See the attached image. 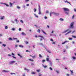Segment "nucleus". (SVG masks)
<instances>
[{
  "label": "nucleus",
  "instance_id": "1",
  "mask_svg": "<svg viewBox=\"0 0 76 76\" xmlns=\"http://www.w3.org/2000/svg\"><path fill=\"white\" fill-rule=\"evenodd\" d=\"M74 22H72L71 23L69 28L72 29L74 28Z\"/></svg>",
  "mask_w": 76,
  "mask_h": 76
},
{
  "label": "nucleus",
  "instance_id": "2",
  "mask_svg": "<svg viewBox=\"0 0 76 76\" xmlns=\"http://www.w3.org/2000/svg\"><path fill=\"white\" fill-rule=\"evenodd\" d=\"M63 9L64 10V11L65 12H69V11H70V10H69V9L67 8H64Z\"/></svg>",
  "mask_w": 76,
  "mask_h": 76
},
{
  "label": "nucleus",
  "instance_id": "3",
  "mask_svg": "<svg viewBox=\"0 0 76 76\" xmlns=\"http://www.w3.org/2000/svg\"><path fill=\"white\" fill-rule=\"evenodd\" d=\"M68 31H69V29H67V30H65L64 31L62 32L63 34H64V33H66V32H67Z\"/></svg>",
  "mask_w": 76,
  "mask_h": 76
},
{
  "label": "nucleus",
  "instance_id": "4",
  "mask_svg": "<svg viewBox=\"0 0 76 76\" xmlns=\"http://www.w3.org/2000/svg\"><path fill=\"white\" fill-rule=\"evenodd\" d=\"M71 32H72V30H70L67 33L65 34V35H67V34H70V33H71Z\"/></svg>",
  "mask_w": 76,
  "mask_h": 76
},
{
  "label": "nucleus",
  "instance_id": "5",
  "mask_svg": "<svg viewBox=\"0 0 76 76\" xmlns=\"http://www.w3.org/2000/svg\"><path fill=\"white\" fill-rule=\"evenodd\" d=\"M15 63V61H11L10 62V64H13V63Z\"/></svg>",
  "mask_w": 76,
  "mask_h": 76
},
{
  "label": "nucleus",
  "instance_id": "6",
  "mask_svg": "<svg viewBox=\"0 0 76 76\" xmlns=\"http://www.w3.org/2000/svg\"><path fill=\"white\" fill-rule=\"evenodd\" d=\"M69 42V41H65V42H64L62 43V44H65V43H66V42Z\"/></svg>",
  "mask_w": 76,
  "mask_h": 76
},
{
  "label": "nucleus",
  "instance_id": "7",
  "mask_svg": "<svg viewBox=\"0 0 76 76\" xmlns=\"http://www.w3.org/2000/svg\"><path fill=\"white\" fill-rule=\"evenodd\" d=\"M3 72H4L5 73H9L10 72L9 71H7L6 70H3Z\"/></svg>",
  "mask_w": 76,
  "mask_h": 76
},
{
  "label": "nucleus",
  "instance_id": "8",
  "mask_svg": "<svg viewBox=\"0 0 76 76\" xmlns=\"http://www.w3.org/2000/svg\"><path fill=\"white\" fill-rule=\"evenodd\" d=\"M12 4H13L11 3V2L10 3V7H11L12 6Z\"/></svg>",
  "mask_w": 76,
  "mask_h": 76
},
{
  "label": "nucleus",
  "instance_id": "9",
  "mask_svg": "<svg viewBox=\"0 0 76 76\" xmlns=\"http://www.w3.org/2000/svg\"><path fill=\"white\" fill-rule=\"evenodd\" d=\"M21 34H22V35H26V34L24 33V32H22Z\"/></svg>",
  "mask_w": 76,
  "mask_h": 76
},
{
  "label": "nucleus",
  "instance_id": "10",
  "mask_svg": "<svg viewBox=\"0 0 76 76\" xmlns=\"http://www.w3.org/2000/svg\"><path fill=\"white\" fill-rule=\"evenodd\" d=\"M38 37H40V38H42L43 39H44V37L42 36H38Z\"/></svg>",
  "mask_w": 76,
  "mask_h": 76
},
{
  "label": "nucleus",
  "instance_id": "11",
  "mask_svg": "<svg viewBox=\"0 0 76 76\" xmlns=\"http://www.w3.org/2000/svg\"><path fill=\"white\" fill-rule=\"evenodd\" d=\"M42 32H43V33H44V34H45V35H47V34L46 33H45V32H44L43 30H42Z\"/></svg>",
  "mask_w": 76,
  "mask_h": 76
},
{
  "label": "nucleus",
  "instance_id": "12",
  "mask_svg": "<svg viewBox=\"0 0 76 76\" xmlns=\"http://www.w3.org/2000/svg\"><path fill=\"white\" fill-rule=\"evenodd\" d=\"M4 17L3 16L0 19H1V20H3V19H4Z\"/></svg>",
  "mask_w": 76,
  "mask_h": 76
},
{
  "label": "nucleus",
  "instance_id": "13",
  "mask_svg": "<svg viewBox=\"0 0 76 76\" xmlns=\"http://www.w3.org/2000/svg\"><path fill=\"white\" fill-rule=\"evenodd\" d=\"M59 20L61 21H63V20H64V19H63V18H60L59 19Z\"/></svg>",
  "mask_w": 76,
  "mask_h": 76
},
{
  "label": "nucleus",
  "instance_id": "14",
  "mask_svg": "<svg viewBox=\"0 0 76 76\" xmlns=\"http://www.w3.org/2000/svg\"><path fill=\"white\" fill-rule=\"evenodd\" d=\"M46 60L47 61H49V58H46Z\"/></svg>",
  "mask_w": 76,
  "mask_h": 76
},
{
  "label": "nucleus",
  "instance_id": "15",
  "mask_svg": "<svg viewBox=\"0 0 76 76\" xmlns=\"http://www.w3.org/2000/svg\"><path fill=\"white\" fill-rule=\"evenodd\" d=\"M52 13L53 14H54V15H57L58 14L56 12H52Z\"/></svg>",
  "mask_w": 76,
  "mask_h": 76
},
{
  "label": "nucleus",
  "instance_id": "16",
  "mask_svg": "<svg viewBox=\"0 0 76 76\" xmlns=\"http://www.w3.org/2000/svg\"><path fill=\"white\" fill-rule=\"evenodd\" d=\"M28 60L30 61H32V62H33V61H34V60H33V59H29Z\"/></svg>",
  "mask_w": 76,
  "mask_h": 76
},
{
  "label": "nucleus",
  "instance_id": "17",
  "mask_svg": "<svg viewBox=\"0 0 76 76\" xmlns=\"http://www.w3.org/2000/svg\"><path fill=\"white\" fill-rule=\"evenodd\" d=\"M24 70H27V71H29V70L28 69H27L26 68H25L24 69Z\"/></svg>",
  "mask_w": 76,
  "mask_h": 76
},
{
  "label": "nucleus",
  "instance_id": "18",
  "mask_svg": "<svg viewBox=\"0 0 76 76\" xmlns=\"http://www.w3.org/2000/svg\"><path fill=\"white\" fill-rule=\"evenodd\" d=\"M65 3H69V4H70V3L69 2H68V1H67L66 0L65 1Z\"/></svg>",
  "mask_w": 76,
  "mask_h": 76
},
{
  "label": "nucleus",
  "instance_id": "19",
  "mask_svg": "<svg viewBox=\"0 0 76 76\" xmlns=\"http://www.w3.org/2000/svg\"><path fill=\"white\" fill-rule=\"evenodd\" d=\"M4 4H5V6H8V7H9V5L8 4H7L6 3H4Z\"/></svg>",
  "mask_w": 76,
  "mask_h": 76
},
{
  "label": "nucleus",
  "instance_id": "20",
  "mask_svg": "<svg viewBox=\"0 0 76 76\" xmlns=\"http://www.w3.org/2000/svg\"><path fill=\"white\" fill-rule=\"evenodd\" d=\"M19 47H20L21 48H23V45H19Z\"/></svg>",
  "mask_w": 76,
  "mask_h": 76
},
{
  "label": "nucleus",
  "instance_id": "21",
  "mask_svg": "<svg viewBox=\"0 0 76 76\" xmlns=\"http://www.w3.org/2000/svg\"><path fill=\"white\" fill-rule=\"evenodd\" d=\"M65 13L66 14H67V15H69V12H65Z\"/></svg>",
  "mask_w": 76,
  "mask_h": 76
},
{
  "label": "nucleus",
  "instance_id": "22",
  "mask_svg": "<svg viewBox=\"0 0 76 76\" xmlns=\"http://www.w3.org/2000/svg\"><path fill=\"white\" fill-rule=\"evenodd\" d=\"M37 32H39V33H40V32H41L40 31V30H39V29L37 30Z\"/></svg>",
  "mask_w": 76,
  "mask_h": 76
},
{
  "label": "nucleus",
  "instance_id": "23",
  "mask_svg": "<svg viewBox=\"0 0 76 76\" xmlns=\"http://www.w3.org/2000/svg\"><path fill=\"white\" fill-rule=\"evenodd\" d=\"M74 17H75V15H73L72 17V19H74Z\"/></svg>",
  "mask_w": 76,
  "mask_h": 76
},
{
  "label": "nucleus",
  "instance_id": "24",
  "mask_svg": "<svg viewBox=\"0 0 76 76\" xmlns=\"http://www.w3.org/2000/svg\"><path fill=\"white\" fill-rule=\"evenodd\" d=\"M43 67H44V68H46V67H47V66L46 65L45 66L43 65Z\"/></svg>",
  "mask_w": 76,
  "mask_h": 76
},
{
  "label": "nucleus",
  "instance_id": "25",
  "mask_svg": "<svg viewBox=\"0 0 76 76\" xmlns=\"http://www.w3.org/2000/svg\"><path fill=\"white\" fill-rule=\"evenodd\" d=\"M36 73L35 72H31V74H32V75H35V74Z\"/></svg>",
  "mask_w": 76,
  "mask_h": 76
},
{
  "label": "nucleus",
  "instance_id": "26",
  "mask_svg": "<svg viewBox=\"0 0 76 76\" xmlns=\"http://www.w3.org/2000/svg\"><path fill=\"white\" fill-rule=\"evenodd\" d=\"M63 52L64 53H65V52H66V49H64L63 50Z\"/></svg>",
  "mask_w": 76,
  "mask_h": 76
},
{
  "label": "nucleus",
  "instance_id": "27",
  "mask_svg": "<svg viewBox=\"0 0 76 76\" xmlns=\"http://www.w3.org/2000/svg\"><path fill=\"white\" fill-rule=\"evenodd\" d=\"M35 57H36V56H35V55H34V56H32V58H35Z\"/></svg>",
  "mask_w": 76,
  "mask_h": 76
},
{
  "label": "nucleus",
  "instance_id": "28",
  "mask_svg": "<svg viewBox=\"0 0 76 76\" xmlns=\"http://www.w3.org/2000/svg\"><path fill=\"white\" fill-rule=\"evenodd\" d=\"M72 37H73V38H76V36H72Z\"/></svg>",
  "mask_w": 76,
  "mask_h": 76
},
{
  "label": "nucleus",
  "instance_id": "29",
  "mask_svg": "<svg viewBox=\"0 0 76 76\" xmlns=\"http://www.w3.org/2000/svg\"><path fill=\"white\" fill-rule=\"evenodd\" d=\"M2 46H4V47H6V45L4 44H2Z\"/></svg>",
  "mask_w": 76,
  "mask_h": 76
},
{
  "label": "nucleus",
  "instance_id": "30",
  "mask_svg": "<svg viewBox=\"0 0 76 76\" xmlns=\"http://www.w3.org/2000/svg\"><path fill=\"white\" fill-rule=\"evenodd\" d=\"M39 45H42V46H43V44L42 43H39Z\"/></svg>",
  "mask_w": 76,
  "mask_h": 76
},
{
  "label": "nucleus",
  "instance_id": "31",
  "mask_svg": "<svg viewBox=\"0 0 76 76\" xmlns=\"http://www.w3.org/2000/svg\"><path fill=\"white\" fill-rule=\"evenodd\" d=\"M13 74H14V75H16V74H15V73H10V75H13Z\"/></svg>",
  "mask_w": 76,
  "mask_h": 76
},
{
  "label": "nucleus",
  "instance_id": "32",
  "mask_svg": "<svg viewBox=\"0 0 76 76\" xmlns=\"http://www.w3.org/2000/svg\"><path fill=\"white\" fill-rule=\"evenodd\" d=\"M49 69H50V70H53V68H52L50 67L49 68Z\"/></svg>",
  "mask_w": 76,
  "mask_h": 76
},
{
  "label": "nucleus",
  "instance_id": "33",
  "mask_svg": "<svg viewBox=\"0 0 76 76\" xmlns=\"http://www.w3.org/2000/svg\"><path fill=\"white\" fill-rule=\"evenodd\" d=\"M37 72H40V69L37 70Z\"/></svg>",
  "mask_w": 76,
  "mask_h": 76
},
{
  "label": "nucleus",
  "instance_id": "34",
  "mask_svg": "<svg viewBox=\"0 0 76 76\" xmlns=\"http://www.w3.org/2000/svg\"><path fill=\"white\" fill-rule=\"evenodd\" d=\"M8 28V27L7 26H6L5 29H7Z\"/></svg>",
  "mask_w": 76,
  "mask_h": 76
},
{
  "label": "nucleus",
  "instance_id": "35",
  "mask_svg": "<svg viewBox=\"0 0 76 76\" xmlns=\"http://www.w3.org/2000/svg\"><path fill=\"white\" fill-rule=\"evenodd\" d=\"M34 16H35V17H36V18H38V16L37 15H36V14H34Z\"/></svg>",
  "mask_w": 76,
  "mask_h": 76
},
{
  "label": "nucleus",
  "instance_id": "36",
  "mask_svg": "<svg viewBox=\"0 0 76 76\" xmlns=\"http://www.w3.org/2000/svg\"><path fill=\"white\" fill-rule=\"evenodd\" d=\"M39 15H41V10L39 11Z\"/></svg>",
  "mask_w": 76,
  "mask_h": 76
},
{
  "label": "nucleus",
  "instance_id": "37",
  "mask_svg": "<svg viewBox=\"0 0 76 76\" xmlns=\"http://www.w3.org/2000/svg\"><path fill=\"white\" fill-rule=\"evenodd\" d=\"M39 57H40L41 58H42V56H41V55L39 54Z\"/></svg>",
  "mask_w": 76,
  "mask_h": 76
},
{
  "label": "nucleus",
  "instance_id": "38",
  "mask_svg": "<svg viewBox=\"0 0 76 76\" xmlns=\"http://www.w3.org/2000/svg\"><path fill=\"white\" fill-rule=\"evenodd\" d=\"M42 76V74L40 73L39 74V76Z\"/></svg>",
  "mask_w": 76,
  "mask_h": 76
},
{
  "label": "nucleus",
  "instance_id": "39",
  "mask_svg": "<svg viewBox=\"0 0 76 76\" xmlns=\"http://www.w3.org/2000/svg\"><path fill=\"white\" fill-rule=\"evenodd\" d=\"M70 72H71V73H73V71H72L71 70H70Z\"/></svg>",
  "mask_w": 76,
  "mask_h": 76
},
{
  "label": "nucleus",
  "instance_id": "40",
  "mask_svg": "<svg viewBox=\"0 0 76 76\" xmlns=\"http://www.w3.org/2000/svg\"><path fill=\"white\" fill-rule=\"evenodd\" d=\"M34 12H36V11H37V10L36 9L34 8Z\"/></svg>",
  "mask_w": 76,
  "mask_h": 76
},
{
  "label": "nucleus",
  "instance_id": "41",
  "mask_svg": "<svg viewBox=\"0 0 76 76\" xmlns=\"http://www.w3.org/2000/svg\"><path fill=\"white\" fill-rule=\"evenodd\" d=\"M53 14L52 12H50V16H51V14Z\"/></svg>",
  "mask_w": 76,
  "mask_h": 76
},
{
  "label": "nucleus",
  "instance_id": "42",
  "mask_svg": "<svg viewBox=\"0 0 76 76\" xmlns=\"http://www.w3.org/2000/svg\"><path fill=\"white\" fill-rule=\"evenodd\" d=\"M9 39V40H12V38H10Z\"/></svg>",
  "mask_w": 76,
  "mask_h": 76
},
{
  "label": "nucleus",
  "instance_id": "43",
  "mask_svg": "<svg viewBox=\"0 0 76 76\" xmlns=\"http://www.w3.org/2000/svg\"><path fill=\"white\" fill-rule=\"evenodd\" d=\"M39 10H41V8H40V6H39Z\"/></svg>",
  "mask_w": 76,
  "mask_h": 76
},
{
  "label": "nucleus",
  "instance_id": "44",
  "mask_svg": "<svg viewBox=\"0 0 76 76\" xmlns=\"http://www.w3.org/2000/svg\"><path fill=\"white\" fill-rule=\"evenodd\" d=\"M72 58L73 59H76V57L75 56H73Z\"/></svg>",
  "mask_w": 76,
  "mask_h": 76
},
{
  "label": "nucleus",
  "instance_id": "45",
  "mask_svg": "<svg viewBox=\"0 0 76 76\" xmlns=\"http://www.w3.org/2000/svg\"><path fill=\"white\" fill-rule=\"evenodd\" d=\"M44 19H47V17L46 16H45L44 17Z\"/></svg>",
  "mask_w": 76,
  "mask_h": 76
},
{
  "label": "nucleus",
  "instance_id": "46",
  "mask_svg": "<svg viewBox=\"0 0 76 76\" xmlns=\"http://www.w3.org/2000/svg\"><path fill=\"white\" fill-rule=\"evenodd\" d=\"M45 60H42V62H45Z\"/></svg>",
  "mask_w": 76,
  "mask_h": 76
},
{
  "label": "nucleus",
  "instance_id": "47",
  "mask_svg": "<svg viewBox=\"0 0 76 76\" xmlns=\"http://www.w3.org/2000/svg\"><path fill=\"white\" fill-rule=\"evenodd\" d=\"M15 28H12V31H14L15 30Z\"/></svg>",
  "mask_w": 76,
  "mask_h": 76
},
{
  "label": "nucleus",
  "instance_id": "48",
  "mask_svg": "<svg viewBox=\"0 0 76 76\" xmlns=\"http://www.w3.org/2000/svg\"><path fill=\"white\" fill-rule=\"evenodd\" d=\"M47 51L48 53H51V51L49 50H48Z\"/></svg>",
  "mask_w": 76,
  "mask_h": 76
},
{
  "label": "nucleus",
  "instance_id": "49",
  "mask_svg": "<svg viewBox=\"0 0 76 76\" xmlns=\"http://www.w3.org/2000/svg\"><path fill=\"white\" fill-rule=\"evenodd\" d=\"M26 44H28V42L27 41L26 42Z\"/></svg>",
  "mask_w": 76,
  "mask_h": 76
},
{
  "label": "nucleus",
  "instance_id": "50",
  "mask_svg": "<svg viewBox=\"0 0 76 76\" xmlns=\"http://www.w3.org/2000/svg\"><path fill=\"white\" fill-rule=\"evenodd\" d=\"M17 9H20V7H19V6H17Z\"/></svg>",
  "mask_w": 76,
  "mask_h": 76
},
{
  "label": "nucleus",
  "instance_id": "51",
  "mask_svg": "<svg viewBox=\"0 0 76 76\" xmlns=\"http://www.w3.org/2000/svg\"><path fill=\"white\" fill-rule=\"evenodd\" d=\"M12 56H15V54H14V53H13L12 52Z\"/></svg>",
  "mask_w": 76,
  "mask_h": 76
},
{
  "label": "nucleus",
  "instance_id": "52",
  "mask_svg": "<svg viewBox=\"0 0 76 76\" xmlns=\"http://www.w3.org/2000/svg\"><path fill=\"white\" fill-rule=\"evenodd\" d=\"M18 30H19V31H21V28H19Z\"/></svg>",
  "mask_w": 76,
  "mask_h": 76
},
{
  "label": "nucleus",
  "instance_id": "53",
  "mask_svg": "<svg viewBox=\"0 0 76 76\" xmlns=\"http://www.w3.org/2000/svg\"><path fill=\"white\" fill-rule=\"evenodd\" d=\"M12 57H13V58H16V57H14V56H12Z\"/></svg>",
  "mask_w": 76,
  "mask_h": 76
},
{
  "label": "nucleus",
  "instance_id": "54",
  "mask_svg": "<svg viewBox=\"0 0 76 76\" xmlns=\"http://www.w3.org/2000/svg\"><path fill=\"white\" fill-rule=\"evenodd\" d=\"M56 72H57V73H59V72L57 70H56Z\"/></svg>",
  "mask_w": 76,
  "mask_h": 76
},
{
  "label": "nucleus",
  "instance_id": "55",
  "mask_svg": "<svg viewBox=\"0 0 76 76\" xmlns=\"http://www.w3.org/2000/svg\"><path fill=\"white\" fill-rule=\"evenodd\" d=\"M26 52H29H29H30V51L28 50H26Z\"/></svg>",
  "mask_w": 76,
  "mask_h": 76
},
{
  "label": "nucleus",
  "instance_id": "56",
  "mask_svg": "<svg viewBox=\"0 0 76 76\" xmlns=\"http://www.w3.org/2000/svg\"><path fill=\"white\" fill-rule=\"evenodd\" d=\"M50 41H52V42H53V39H50Z\"/></svg>",
  "mask_w": 76,
  "mask_h": 76
},
{
  "label": "nucleus",
  "instance_id": "57",
  "mask_svg": "<svg viewBox=\"0 0 76 76\" xmlns=\"http://www.w3.org/2000/svg\"><path fill=\"white\" fill-rule=\"evenodd\" d=\"M46 12L47 13H48L49 12H48V11H47Z\"/></svg>",
  "mask_w": 76,
  "mask_h": 76
},
{
  "label": "nucleus",
  "instance_id": "58",
  "mask_svg": "<svg viewBox=\"0 0 76 76\" xmlns=\"http://www.w3.org/2000/svg\"><path fill=\"white\" fill-rule=\"evenodd\" d=\"M72 39H72V38H69V40H72Z\"/></svg>",
  "mask_w": 76,
  "mask_h": 76
},
{
  "label": "nucleus",
  "instance_id": "59",
  "mask_svg": "<svg viewBox=\"0 0 76 76\" xmlns=\"http://www.w3.org/2000/svg\"><path fill=\"white\" fill-rule=\"evenodd\" d=\"M35 38H37L38 37V36L37 35H35Z\"/></svg>",
  "mask_w": 76,
  "mask_h": 76
},
{
  "label": "nucleus",
  "instance_id": "60",
  "mask_svg": "<svg viewBox=\"0 0 76 76\" xmlns=\"http://www.w3.org/2000/svg\"><path fill=\"white\" fill-rule=\"evenodd\" d=\"M29 1V0H25V1L27 2V1Z\"/></svg>",
  "mask_w": 76,
  "mask_h": 76
},
{
  "label": "nucleus",
  "instance_id": "61",
  "mask_svg": "<svg viewBox=\"0 0 76 76\" xmlns=\"http://www.w3.org/2000/svg\"><path fill=\"white\" fill-rule=\"evenodd\" d=\"M15 21H16V22H18V20L17 19H16L15 20Z\"/></svg>",
  "mask_w": 76,
  "mask_h": 76
},
{
  "label": "nucleus",
  "instance_id": "62",
  "mask_svg": "<svg viewBox=\"0 0 76 76\" xmlns=\"http://www.w3.org/2000/svg\"><path fill=\"white\" fill-rule=\"evenodd\" d=\"M74 10L75 12H76V9H74Z\"/></svg>",
  "mask_w": 76,
  "mask_h": 76
},
{
  "label": "nucleus",
  "instance_id": "63",
  "mask_svg": "<svg viewBox=\"0 0 76 76\" xmlns=\"http://www.w3.org/2000/svg\"><path fill=\"white\" fill-rule=\"evenodd\" d=\"M29 4H26V6H29Z\"/></svg>",
  "mask_w": 76,
  "mask_h": 76
},
{
  "label": "nucleus",
  "instance_id": "64",
  "mask_svg": "<svg viewBox=\"0 0 76 76\" xmlns=\"http://www.w3.org/2000/svg\"><path fill=\"white\" fill-rule=\"evenodd\" d=\"M20 22H21V23H23V22L22 20H20Z\"/></svg>",
  "mask_w": 76,
  "mask_h": 76
}]
</instances>
